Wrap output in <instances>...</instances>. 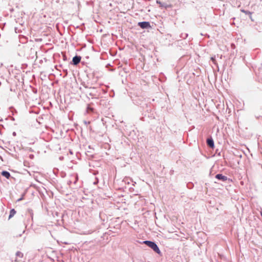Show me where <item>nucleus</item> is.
Wrapping results in <instances>:
<instances>
[{"label": "nucleus", "instance_id": "obj_9", "mask_svg": "<svg viewBox=\"0 0 262 262\" xmlns=\"http://www.w3.org/2000/svg\"><path fill=\"white\" fill-rule=\"evenodd\" d=\"M94 108L90 106V105H88L86 109V112L88 113H90L91 112H93Z\"/></svg>", "mask_w": 262, "mask_h": 262}, {"label": "nucleus", "instance_id": "obj_5", "mask_svg": "<svg viewBox=\"0 0 262 262\" xmlns=\"http://www.w3.org/2000/svg\"><path fill=\"white\" fill-rule=\"evenodd\" d=\"M215 178L218 180H222L223 181H226L228 178L227 177L222 175V174H217L215 176Z\"/></svg>", "mask_w": 262, "mask_h": 262}, {"label": "nucleus", "instance_id": "obj_4", "mask_svg": "<svg viewBox=\"0 0 262 262\" xmlns=\"http://www.w3.org/2000/svg\"><path fill=\"white\" fill-rule=\"evenodd\" d=\"M80 60H81V57L76 56L73 57L72 61L74 65H77L78 63H79L80 62Z\"/></svg>", "mask_w": 262, "mask_h": 262}, {"label": "nucleus", "instance_id": "obj_2", "mask_svg": "<svg viewBox=\"0 0 262 262\" xmlns=\"http://www.w3.org/2000/svg\"><path fill=\"white\" fill-rule=\"evenodd\" d=\"M23 254L20 251H18L16 253V258H15V261L16 262H21L22 259L23 258Z\"/></svg>", "mask_w": 262, "mask_h": 262}, {"label": "nucleus", "instance_id": "obj_11", "mask_svg": "<svg viewBox=\"0 0 262 262\" xmlns=\"http://www.w3.org/2000/svg\"><path fill=\"white\" fill-rule=\"evenodd\" d=\"M241 11H242V12H244V13H245L246 14L248 13V12L247 11H245L244 10H242Z\"/></svg>", "mask_w": 262, "mask_h": 262}, {"label": "nucleus", "instance_id": "obj_8", "mask_svg": "<svg viewBox=\"0 0 262 262\" xmlns=\"http://www.w3.org/2000/svg\"><path fill=\"white\" fill-rule=\"evenodd\" d=\"M15 213L16 211L14 209H11L10 211L9 219H11V217H12L15 214Z\"/></svg>", "mask_w": 262, "mask_h": 262}, {"label": "nucleus", "instance_id": "obj_7", "mask_svg": "<svg viewBox=\"0 0 262 262\" xmlns=\"http://www.w3.org/2000/svg\"><path fill=\"white\" fill-rule=\"evenodd\" d=\"M1 174L3 176L5 177L7 179H9V178L10 177V173L7 171H2Z\"/></svg>", "mask_w": 262, "mask_h": 262}, {"label": "nucleus", "instance_id": "obj_6", "mask_svg": "<svg viewBox=\"0 0 262 262\" xmlns=\"http://www.w3.org/2000/svg\"><path fill=\"white\" fill-rule=\"evenodd\" d=\"M207 145L212 148H214V142L212 139H207Z\"/></svg>", "mask_w": 262, "mask_h": 262}, {"label": "nucleus", "instance_id": "obj_3", "mask_svg": "<svg viewBox=\"0 0 262 262\" xmlns=\"http://www.w3.org/2000/svg\"><path fill=\"white\" fill-rule=\"evenodd\" d=\"M138 26L142 29L150 27V24L147 21L140 22L138 23Z\"/></svg>", "mask_w": 262, "mask_h": 262}, {"label": "nucleus", "instance_id": "obj_1", "mask_svg": "<svg viewBox=\"0 0 262 262\" xmlns=\"http://www.w3.org/2000/svg\"><path fill=\"white\" fill-rule=\"evenodd\" d=\"M144 243L148 246L149 247L151 248L154 251L159 254L160 253V250L159 249L157 245L152 242L146 241L144 242Z\"/></svg>", "mask_w": 262, "mask_h": 262}, {"label": "nucleus", "instance_id": "obj_10", "mask_svg": "<svg viewBox=\"0 0 262 262\" xmlns=\"http://www.w3.org/2000/svg\"><path fill=\"white\" fill-rule=\"evenodd\" d=\"M211 60L213 61V62L214 63H215V64L216 60H215V57H211Z\"/></svg>", "mask_w": 262, "mask_h": 262}]
</instances>
